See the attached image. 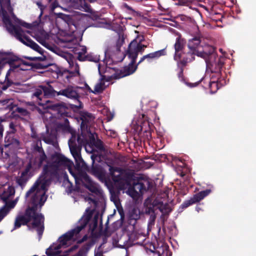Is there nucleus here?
<instances>
[{
    "mask_svg": "<svg viewBox=\"0 0 256 256\" xmlns=\"http://www.w3.org/2000/svg\"><path fill=\"white\" fill-rule=\"evenodd\" d=\"M73 162L59 152L52 154L44 168V172L40 176L31 189L26 194L27 200H30L24 214L19 213L14 222V229L22 224L29 223L28 227L36 230L40 237L44 230V218L37 210L46 200L45 195L47 188L52 178V174H58L68 169L77 181L78 176L72 171Z\"/></svg>",
    "mask_w": 256,
    "mask_h": 256,
    "instance_id": "1",
    "label": "nucleus"
},
{
    "mask_svg": "<svg viewBox=\"0 0 256 256\" xmlns=\"http://www.w3.org/2000/svg\"><path fill=\"white\" fill-rule=\"evenodd\" d=\"M0 5L2 20L8 30L24 44L42 54V48L26 36V34H30L40 44L46 46L45 35L44 34V32H40L42 36H38L34 32L35 28L31 26L30 24L18 19L12 13V10L10 6V0H0Z\"/></svg>",
    "mask_w": 256,
    "mask_h": 256,
    "instance_id": "2",
    "label": "nucleus"
},
{
    "mask_svg": "<svg viewBox=\"0 0 256 256\" xmlns=\"http://www.w3.org/2000/svg\"><path fill=\"white\" fill-rule=\"evenodd\" d=\"M88 222L86 218H82L80 220V225L74 229L69 231L59 238V244L51 246L46 251L48 256H55L60 252V249L66 248L71 245L74 241L81 243L87 238V236L84 235L82 240H79L80 232L86 226Z\"/></svg>",
    "mask_w": 256,
    "mask_h": 256,
    "instance_id": "3",
    "label": "nucleus"
},
{
    "mask_svg": "<svg viewBox=\"0 0 256 256\" xmlns=\"http://www.w3.org/2000/svg\"><path fill=\"white\" fill-rule=\"evenodd\" d=\"M108 166L110 175L114 181L118 183L120 189L123 190L127 189L126 193L133 198H136L140 194H142L144 191L146 190V188L142 183L138 182L132 186L130 178H121V174L118 168L113 167L110 165H108Z\"/></svg>",
    "mask_w": 256,
    "mask_h": 256,
    "instance_id": "4",
    "label": "nucleus"
},
{
    "mask_svg": "<svg viewBox=\"0 0 256 256\" xmlns=\"http://www.w3.org/2000/svg\"><path fill=\"white\" fill-rule=\"evenodd\" d=\"M14 194V188L9 184L6 183L0 184V199L5 203V205L0 208V222L16 205L18 198L14 200H11Z\"/></svg>",
    "mask_w": 256,
    "mask_h": 256,
    "instance_id": "5",
    "label": "nucleus"
},
{
    "mask_svg": "<svg viewBox=\"0 0 256 256\" xmlns=\"http://www.w3.org/2000/svg\"><path fill=\"white\" fill-rule=\"evenodd\" d=\"M34 156L35 159L30 158L28 166L21 174L20 176L17 180L18 184L22 187L24 186L28 179V173L30 169L33 166H40L44 161L46 159V156L41 146V141L37 140L34 146Z\"/></svg>",
    "mask_w": 256,
    "mask_h": 256,
    "instance_id": "6",
    "label": "nucleus"
},
{
    "mask_svg": "<svg viewBox=\"0 0 256 256\" xmlns=\"http://www.w3.org/2000/svg\"><path fill=\"white\" fill-rule=\"evenodd\" d=\"M146 46L142 44L136 40H132L129 44L126 56L131 60L129 64L123 70L124 76H127L133 74L136 70L137 66H134L136 60L138 52H142Z\"/></svg>",
    "mask_w": 256,
    "mask_h": 256,
    "instance_id": "7",
    "label": "nucleus"
},
{
    "mask_svg": "<svg viewBox=\"0 0 256 256\" xmlns=\"http://www.w3.org/2000/svg\"><path fill=\"white\" fill-rule=\"evenodd\" d=\"M6 144L4 148L0 149L1 153L6 157H9L10 154L14 152L16 150L20 148V142L19 140L10 136L7 135L4 138Z\"/></svg>",
    "mask_w": 256,
    "mask_h": 256,
    "instance_id": "8",
    "label": "nucleus"
},
{
    "mask_svg": "<svg viewBox=\"0 0 256 256\" xmlns=\"http://www.w3.org/2000/svg\"><path fill=\"white\" fill-rule=\"evenodd\" d=\"M202 55L204 56L201 57L204 58L207 68H210L216 63V55L214 52V48L212 47L206 46Z\"/></svg>",
    "mask_w": 256,
    "mask_h": 256,
    "instance_id": "9",
    "label": "nucleus"
},
{
    "mask_svg": "<svg viewBox=\"0 0 256 256\" xmlns=\"http://www.w3.org/2000/svg\"><path fill=\"white\" fill-rule=\"evenodd\" d=\"M120 48L121 45L120 44H108L105 49V54L108 58L116 57L118 59L120 58L119 56L121 55L122 60L124 56L121 53Z\"/></svg>",
    "mask_w": 256,
    "mask_h": 256,
    "instance_id": "10",
    "label": "nucleus"
},
{
    "mask_svg": "<svg viewBox=\"0 0 256 256\" xmlns=\"http://www.w3.org/2000/svg\"><path fill=\"white\" fill-rule=\"evenodd\" d=\"M200 42L201 40L200 37H195L189 40L188 46L192 51V54L198 56H203L202 53L204 48H203L200 45Z\"/></svg>",
    "mask_w": 256,
    "mask_h": 256,
    "instance_id": "11",
    "label": "nucleus"
},
{
    "mask_svg": "<svg viewBox=\"0 0 256 256\" xmlns=\"http://www.w3.org/2000/svg\"><path fill=\"white\" fill-rule=\"evenodd\" d=\"M76 136L72 134L71 138L68 141V146L70 149L71 154L77 162H80L82 160L80 154V148L77 145L76 142Z\"/></svg>",
    "mask_w": 256,
    "mask_h": 256,
    "instance_id": "12",
    "label": "nucleus"
},
{
    "mask_svg": "<svg viewBox=\"0 0 256 256\" xmlns=\"http://www.w3.org/2000/svg\"><path fill=\"white\" fill-rule=\"evenodd\" d=\"M110 84V78H106V76H102L99 81L96 84L94 90H92L87 84L86 85V88L93 93H98L102 92Z\"/></svg>",
    "mask_w": 256,
    "mask_h": 256,
    "instance_id": "13",
    "label": "nucleus"
},
{
    "mask_svg": "<svg viewBox=\"0 0 256 256\" xmlns=\"http://www.w3.org/2000/svg\"><path fill=\"white\" fill-rule=\"evenodd\" d=\"M57 95H62L70 98L76 99L78 98V94L74 88L68 86L64 90H60Z\"/></svg>",
    "mask_w": 256,
    "mask_h": 256,
    "instance_id": "14",
    "label": "nucleus"
},
{
    "mask_svg": "<svg viewBox=\"0 0 256 256\" xmlns=\"http://www.w3.org/2000/svg\"><path fill=\"white\" fill-rule=\"evenodd\" d=\"M44 96L42 86H40L37 88L32 96L34 100L40 106H44L45 104L43 102L42 98Z\"/></svg>",
    "mask_w": 256,
    "mask_h": 256,
    "instance_id": "15",
    "label": "nucleus"
},
{
    "mask_svg": "<svg viewBox=\"0 0 256 256\" xmlns=\"http://www.w3.org/2000/svg\"><path fill=\"white\" fill-rule=\"evenodd\" d=\"M81 120H82V124L81 126L82 127H86L88 126V124L91 123L94 118V116L88 112H81L80 114Z\"/></svg>",
    "mask_w": 256,
    "mask_h": 256,
    "instance_id": "16",
    "label": "nucleus"
},
{
    "mask_svg": "<svg viewBox=\"0 0 256 256\" xmlns=\"http://www.w3.org/2000/svg\"><path fill=\"white\" fill-rule=\"evenodd\" d=\"M73 52L75 54L78 55V58L80 60H84L86 58L85 54L86 52V46L79 45L76 46L74 48Z\"/></svg>",
    "mask_w": 256,
    "mask_h": 256,
    "instance_id": "17",
    "label": "nucleus"
},
{
    "mask_svg": "<svg viewBox=\"0 0 256 256\" xmlns=\"http://www.w3.org/2000/svg\"><path fill=\"white\" fill-rule=\"evenodd\" d=\"M165 54V51L164 50H158L155 52L149 54H148L145 55L143 56L140 60L139 61L138 64L142 62L143 60H144L146 58H159L161 56H164Z\"/></svg>",
    "mask_w": 256,
    "mask_h": 256,
    "instance_id": "18",
    "label": "nucleus"
},
{
    "mask_svg": "<svg viewBox=\"0 0 256 256\" xmlns=\"http://www.w3.org/2000/svg\"><path fill=\"white\" fill-rule=\"evenodd\" d=\"M43 119L47 126L48 124H50L56 122V118L54 116L51 112L49 111H46L44 112Z\"/></svg>",
    "mask_w": 256,
    "mask_h": 256,
    "instance_id": "19",
    "label": "nucleus"
},
{
    "mask_svg": "<svg viewBox=\"0 0 256 256\" xmlns=\"http://www.w3.org/2000/svg\"><path fill=\"white\" fill-rule=\"evenodd\" d=\"M42 91L44 92V96H46V97H52V96H56V94H57V93L58 92L55 91L52 87L48 84L46 86H42Z\"/></svg>",
    "mask_w": 256,
    "mask_h": 256,
    "instance_id": "20",
    "label": "nucleus"
},
{
    "mask_svg": "<svg viewBox=\"0 0 256 256\" xmlns=\"http://www.w3.org/2000/svg\"><path fill=\"white\" fill-rule=\"evenodd\" d=\"M211 192L210 190H203L200 192L198 194L194 196L192 198L194 202H197L202 200L204 197L208 195Z\"/></svg>",
    "mask_w": 256,
    "mask_h": 256,
    "instance_id": "21",
    "label": "nucleus"
},
{
    "mask_svg": "<svg viewBox=\"0 0 256 256\" xmlns=\"http://www.w3.org/2000/svg\"><path fill=\"white\" fill-rule=\"evenodd\" d=\"M174 48L176 50L174 59L176 60H178L181 56L180 53V52L182 49V41L179 38H177L174 45Z\"/></svg>",
    "mask_w": 256,
    "mask_h": 256,
    "instance_id": "22",
    "label": "nucleus"
},
{
    "mask_svg": "<svg viewBox=\"0 0 256 256\" xmlns=\"http://www.w3.org/2000/svg\"><path fill=\"white\" fill-rule=\"evenodd\" d=\"M68 56L69 58L68 59H66V60L70 65V66L72 68L74 72L78 74L79 66L78 64L74 62L73 60L70 58V56Z\"/></svg>",
    "mask_w": 256,
    "mask_h": 256,
    "instance_id": "23",
    "label": "nucleus"
},
{
    "mask_svg": "<svg viewBox=\"0 0 256 256\" xmlns=\"http://www.w3.org/2000/svg\"><path fill=\"white\" fill-rule=\"evenodd\" d=\"M9 62L8 55V54L0 52V69H1L4 64Z\"/></svg>",
    "mask_w": 256,
    "mask_h": 256,
    "instance_id": "24",
    "label": "nucleus"
},
{
    "mask_svg": "<svg viewBox=\"0 0 256 256\" xmlns=\"http://www.w3.org/2000/svg\"><path fill=\"white\" fill-rule=\"evenodd\" d=\"M80 4H78L75 6V8L82 11L87 12L88 10V6L87 4H86L84 1L82 0H79Z\"/></svg>",
    "mask_w": 256,
    "mask_h": 256,
    "instance_id": "25",
    "label": "nucleus"
},
{
    "mask_svg": "<svg viewBox=\"0 0 256 256\" xmlns=\"http://www.w3.org/2000/svg\"><path fill=\"white\" fill-rule=\"evenodd\" d=\"M168 252L166 250H165L164 248H160L159 250L156 252H152L150 256H162V255H167Z\"/></svg>",
    "mask_w": 256,
    "mask_h": 256,
    "instance_id": "26",
    "label": "nucleus"
},
{
    "mask_svg": "<svg viewBox=\"0 0 256 256\" xmlns=\"http://www.w3.org/2000/svg\"><path fill=\"white\" fill-rule=\"evenodd\" d=\"M158 208L163 214H166L169 212V210H168V206L166 204H163L162 203H159L158 206Z\"/></svg>",
    "mask_w": 256,
    "mask_h": 256,
    "instance_id": "27",
    "label": "nucleus"
},
{
    "mask_svg": "<svg viewBox=\"0 0 256 256\" xmlns=\"http://www.w3.org/2000/svg\"><path fill=\"white\" fill-rule=\"evenodd\" d=\"M90 18V16L85 14H82L80 16L79 24H85Z\"/></svg>",
    "mask_w": 256,
    "mask_h": 256,
    "instance_id": "28",
    "label": "nucleus"
},
{
    "mask_svg": "<svg viewBox=\"0 0 256 256\" xmlns=\"http://www.w3.org/2000/svg\"><path fill=\"white\" fill-rule=\"evenodd\" d=\"M86 58L88 60L92 62H98L100 60V56H94L92 54L88 56Z\"/></svg>",
    "mask_w": 256,
    "mask_h": 256,
    "instance_id": "29",
    "label": "nucleus"
},
{
    "mask_svg": "<svg viewBox=\"0 0 256 256\" xmlns=\"http://www.w3.org/2000/svg\"><path fill=\"white\" fill-rule=\"evenodd\" d=\"M16 124L14 122H10L9 124V128H10V133L14 134L16 131Z\"/></svg>",
    "mask_w": 256,
    "mask_h": 256,
    "instance_id": "30",
    "label": "nucleus"
},
{
    "mask_svg": "<svg viewBox=\"0 0 256 256\" xmlns=\"http://www.w3.org/2000/svg\"><path fill=\"white\" fill-rule=\"evenodd\" d=\"M195 202H194L193 199L192 198L188 200H187V201H186L185 202H184L182 204V206L183 207V208H187L188 206H190L191 204H194Z\"/></svg>",
    "mask_w": 256,
    "mask_h": 256,
    "instance_id": "31",
    "label": "nucleus"
},
{
    "mask_svg": "<svg viewBox=\"0 0 256 256\" xmlns=\"http://www.w3.org/2000/svg\"><path fill=\"white\" fill-rule=\"evenodd\" d=\"M148 212L150 214H151L150 216V220L151 222H154L155 218H156V215H155L153 210H151V209H149Z\"/></svg>",
    "mask_w": 256,
    "mask_h": 256,
    "instance_id": "32",
    "label": "nucleus"
},
{
    "mask_svg": "<svg viewBox=\"0 0 256 256\" xmlns=\"http://www.w3.org/2000/svg\"><path fill=\"white\" fill-rule=\"evenodd\" d=\"M18 112L24 116H27L28 114V112L24 108H18Z\"/></svg>",
    "mask_w": 256,
    "mask_h": 256,
    "instance_id": "33",
    "label": "nucleus"
},
{
    "mask_svg": "<svg viewBox=\"0 0 256 256\" xmlns=\"http://www.w3.org/2000/svg\"><path fill=\"white\" fill-rule=\"evenodd\" d=\"M86 250L84 249L80 250L77 254V256H86Z\"/></svg>",
    "mask_w": 256,
    "mask_h": 256,
    "instance_id": "34",
    "label": "nucleus"
},
{
    "mask_svg": "<svg viewBox=\"0 0 256 256\" xmlns=\"http://www.w3.org/2000/svg\"><path fill=\"white\" fill-rule=\"evenodd\" d=\"M85 150H86V152L88 153H92L93 151L92 148L91 147V146L90 144L86 145Z\"/></svg>",
    "mask_w": 256,
    "mask_h": 256,
    "instance_id": "35",
    "label": "nucleus"
},
{
    "mask_svg": "<svg viewBox=\"0 0 256 256\" xmlns=\"http://www.w3.org/2000/svg\"><path fill=\"white\" fill-rule=\"evenodd\" d=\"M43 140L47 144H52L54 141L52 139L50 138H44Z\"/></svg>",
    "mask_w": 256,
    "mask_h": 256,
    "instance_id": "36",
    "label": "nucleus"
},
{
    "mask_svg": "<svg viewBox=\"0 0 256 256\" xmlns=\"http://www.w3.org/2000/svg\"><path fill=\"white\" fill-rule=\"evenodd\" d=\"M217 84L214 82H210V87L212 88V86H216Z\"/></svg>",
    "mask_w": 256,
    "mask_h": 256,
    "instance_id": "37",
    "label": "nucleus"
},
{
    "mask_svg": "<svg viewBox=\"0 0 256 256\" xmlns=\"http://www.w3.org/2000/svg\"><path fill=\"white\" fill-rule=\"evenodd\" d=\"M199 84V82H196V83H194V84H189L188 86L190 87H193V86H196V85H198V84Z\"/></svg>",
    "mask_w": 256,
    "mask_h": 256,
    "instance_id": "38",
    "label": "nucleus"
},
{
    "mask_svg": "<svg viewBox=\"0 0 256 256\" xmlns=\"http://www.w3.org/2000/svg\"><path fill=\"white\" fill-rule=\"evenodd\" d=\"M101 66L100 64H98V71H99V73L100 74H101V71H102V69H101Z\"/></svg>",
    "mask_w": 256,
    "mask_h": 256,
    "instance_id": "39",
    "label": "nucleus"
},
{
    "mask_svg": "<svg viewBox=\"0 0 256 256\" xmlns=\"http://www.w3.org/2000/svg\"><path fill=\"white\" fill-rule=\"evenodd\" d=\"M4 132V128L3 126L1 124V122H0V132Z\"/></svg>",
    "mask_w": 256,
    "mask_h": 256,
    "instance_id": "40",
    "label": "nucleus"
},
{
    "mask_svg": "<svg viewBox=\"0 0 256 256\" xmlns=\"http://www.w3.org/2000/svg\"><path fill=\"white\" fill-rule=\"evenodd\" d=\"M107 112V110H106V108H103V110H102V114H105V112Z\"/></svg>",
    "mask_w": 256,
    "mask_h": 256,
    "instance_id": "41",
    "label": "nucleus"
},
{
    "mask_svg": "<svg viewBox=\"0 0 256 256\" xmlns=\"http://www.w3.org/2000/svg\"><path fill=\"white\" fill-rule=\"evenodd\" d=\"M88 200L90 202H94V201L93 200H92V198H88Z\"/></svg>",
    "mask_w": 256,
    "mask_h": 256,
    "instance_id": "42",
    "label": "nucleus"
},
{
    "mask_svg": "<svg viewBox=\"0 0 256 256\" xmlns=\"http://www.w3.org/2000/svg\"><path fill=\"white\" fill-rule=\"evenodd\" d=\"M98 148L100 150H102L103 146H102V144H100V146H98Z\"/></svg>",
    "mask_w": 256,
    "mask_h": 256,
    "instance_id": "43",
    "label": "nucleus"
},
{
    "mask_svg": "<svg viewBox=\"0 0 256 256\" xmlns=\"http://www.w3.org/2000/svg\"><path fill=\"white\" fill-rule=\"evenodd\" d=\"M7 88H8V86H4L2 87V90H6Z\"/></svg>",
    "mask_w": 256,
    "mask_h": 256,
    "instance_id": "44",
    "label": "nucleus"
},
{
    "mask_svg": "<svg viewBox=\"0 0 256 256\" xmlns=\"http://www.w3.org/2000/svg\"><path fill=\"white\" fill-rule=\"evenodd\" d=\"M77 142L78 144H81V142L80 141V138H78L77 139Z\"/></svg>",
    "mask_w": 256,
    "mask_h": 256,
    "instance_id": "45",
    "label": "nucleus"
},
{
    "mask_svg": "<svg viewBox=\"0 0 256 256\" xmlns=\"http://www.w3.org/2000/svg\"><path fill=\"white\" fill-rule=\"evenodd\" d=\"M51 107H52V109H54V108H56L58 107V106H57V105H56V106H52Z\"/></svg>",
    "mask_w": 256,
    "mask_h": 256,
    "instance_id": "46",
    "label": "nucleus"
},
{
    "mask_svg": "<svg viewBox=\"0 0 256 256\" xmlns=\"http://www.w3.org/2000/svg\"><path fill=\"white\" fill-rule=\"evenodd\" d=\"M76 246H74L72 248H70V250L72 251L73 250L76 249Z\"/></svg>",
    "mask_w": 256,
    "mask_h": 256,
    "instance_id": "47",
    "label": "nucleus"
},
{
    "mask_svg": "<svg viewBox=\"0 0 256 256\" xmlns=\"http://www.w3.org/2000/svg\"><path fill=\"white\" fill-rule=\"evenodd\" d=\"M9 101H10L9 100H4V102H6V103H8Z\"/></svg>",
    "mask_w": 256,
    "mask_h": 256,
    "instance_id": "48",
    "label": "nucleus"
},
{
    "mask_svg": "<svg viewBox=\"0 0 256 256\" xmlns=\"http://www.w3.org/2000/svg\"><path fill=\"white\" fill-rule=\"evenodd\" d=\"M196 210H197L198 212H199V210H200V208H198V207H196Z\"/></svg>",
    "mask_w": 256,
    "mask_h": 256,
    "instance_id": "49",
    "label": "nucleus"
},
{
    "mask_svg": "<svg viewBox=\"0 0 256 256\" xmlns=\"http://www.w3.org/2000/svg\"><path fill=\"white\" fill-rule=\"evenodd\" d=\"M190 60H188V59H186V62H190Z\"/></svg>",
    "mask_w": 256,
    "mask_h": 256,
    "instance_id": "50",
    "label": "nucleus"
},
{
    "mask_svg": "<svg viewBox=\"0 0 256 256\" xmlns=\"http://www.w3.org/2000/svg\"><path fill=\"white\" fill-rule=\"evenodd\" d=\"M14 67H15V68H18V66L15 65Z\"/></svg>",
    "mask_w": 256,
    "mask_h": 256,
    "instance_id": "51",
    "label": "nucleus"
},
{
    "mask_svg": "<svg viewBox=\"0 0 256 256\" xmlns=\"http://www.w3.org/2000/svg\"><path fill=\"white\" fill-rule=\"evenodd\" d=\"M48 102V100H46V102Z\"/></svg>",
    "mask_w": 256,
    "mask_h": 256,
    "instance_id": "52",
    "label": "nucleus"
},
{
    "mask_svg": "<svg viewBox=\"0 0 256 256\" xmlns=\"http://www.w3.org/2000/svg\"><path fill=\"white\" fill-rule=\"evenodd\" d=\"M30 60H33L34 58H29Z\"/></svg>",
    "mask_w": 256,
    "mask_h": 256,
    "instance_id": "53",
    "label": "nucleus"
}]
</instances>
